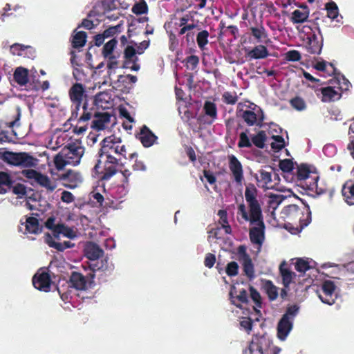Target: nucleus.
<instances>
[{
  "label": "nucleus",
  "mask_w": 354,
  "mask_h": 354,
  "mask_svg": "<svg viewBox=\"0 0 354 354\" xmlns=\"http://www.w3.org/2000/svg\"><path fill=\"white\" fill-rule=\"evenodd\" d=\"M246 205L241 203L237 207V218L239 223L248 222L252 227L249 230L250 241L261 245L265 239L266 225L262 212V202L259 190L252 183L246 185L245 189Z\"/></svg>",
  "instance_id": "f257e3e1"
},
{
  "label": "nucleus",
  "mask_w": 354,
  "mask_h": 354,
  "mask_svg": "<svg viewBox=\"0 0 354 354\" xmlns=\"http://www.w3.org/2000/svg\"><path fill=\"white\" fill-rule=\"evenodd\" d=\"M301 205H288L283 209L282 214L288 224L294 225L301 231L311 221V211L308 204L300 199Z\"/></svg>",
  "instance_id": "f03ea898"
},
{
  "label": "nucleus",
  "mask_w": 354,
  "mask_h": 354,
  "mask_svg": "<svg viewBox=\"0 0 354 354\" xmlns=\"http://www.w3.org/2000/svg\"><path fill=\"white\" fill-rule=\"evenodd\" d=\"M100 149L97 153L111 158L120 160L126 159L127 149L122 139L115 135L104 138L100 142Z\"/></svg>",
  "instance_id": "7ed1b4c3"
},
{
  "label": "nucleus",
  "mask_w": 354,
  "mask_h": 354,
  "mask_svg": "<svg viewBox=\"0 0 354 354\" xmlns=\"http://www.w3.org/2000/svg\"><path fill=\"white\" fill-rule=\"evenodd\" d=\"M98 159L93 168L95 176L102 181L110 180L118 172L120 160L97 153Z\"/></svg>",
  "instance_id": "20e7f679"
},
{
  "label": "nucleus",
  "mask_w": 354,
  "mask_h": 354,
  "mask_svg": "<svg viewBox=\"0 0 354 354\" xmlns=\"http://www.w3.org/2000/svg\"><path fill=\"white\" fill-rule=\"evenodd\" d=\"M0 158L8 165L24 168L35 167L38 160L26 152L4 151Z\"/></svg>",
  "instance_id": "39448f33"
},
{
  "label": "nucleus",
  "mask_w": 354,
  "mask_h": 354,
  "mask_svg": "<svg viewBox=\"0 0 354 354\" xmlns=\"http://www.w3.org/2000/svg\"><path fill=\"white\" fill-rule=\"evenodd\" d=\"M21 118V109L17 106L15 109V119L10 122H6L0 120V143L14 142V139L17 136V133L12 128L17 125V122Z\"/></svg>",
  "instance_id": "423d86ee"
},
{
  "label": "nucleus",
  "mask_w": 354,
  "mask_h": 354,
  "mask_svg": "<svg viewBox=\"0 0 354 354\" xmlns=\"http://www.w3.org/2000/svg\"><path fill=\"white\" fill-rule=\"evenodd\" d=\"M335 289L336 286L335 283L332 281L326 280L323 282L321 288L317 291V293L324 304L333 305L337 299Z\"/></svg>",
  "instance_id": "0eeeda50"
},
{
  "label": "nucleus",
  "mask_w": 354,
  "mask_h": 354,
  "mask_svg": "<svg viewBox=\"0 0 354 354\" xmlns=\"http://www.w3.org/2000/svg\"><path fill=\"white\" fill-rule=\"evenodd\" d=\"M55 179L61 181L63 186L70 189L77 187L82 182L80 173L71 169L57 174Z\"/></svg>",
  "instance_id": "6e6552de"
},
{
  "label": "nucleus",
  "mask_w": 354,
  "mask_h": 354,
  "mask_svg": "<svg viewBox=\"0 0 354 354\" xmlns=\"http://www.w3.org/2000/svg\"><path fill=\"white\" fill-rule=\"evenodd\" d=\"M66 155L68 162L72 165H77L80 162V160L84 153V148L82 146L77 145L75 143L69 144L67 147L62 149Z\"/></svg>",
  "instance_id": "1a4fd4ad"
},
{
  "label": "nucleus",
  "mask_w": 354,
  "mask_h": 354,
  "mask_svg": "<svg viewBox=\"0 0 354 354\" xmlns=\"http://www.w3.org/2000/svg\"><path fill=\"white\" fill-rule=\"evenodd\" d=\"M32 281L34 287L40 291L48 292L50 290L52 280L48 272L38 271L33 276Z\"/></svg>",
  "instance_id": "9d476101"
},
{
  "label": "nucleus",
  "mask_w": 354,
  "mask_h": 354,
  "mask_svg": "<svg viewBox=\"0 0 354 354\" xmlns=\"http://www.w3.org/2000/svg\"><path fill=\"white\" fill-rule=\"evenodd\" d=\"M237 290L234 285L230 286L229 292L230 299L231 303L239 308H242L241 304H247L249 301L248 292L246 290L242 289L239 291V295H236Z\"/></svg>",
  "instance_id": "9b49d317"
},
{
  "label": "nucleus",
  "mask_w": 354,
  "mask_h": 354,
  "mask_svg": "<svg viewBox=\"0 0 354 354\" xmlns=\"http://www.w3.org/2000/svg\"><path fill=\"white\" fill-rule=\"evenodd\" d=\"M10 53L24 57L33 59L35 57V50L30 46H26L19 43L13 44L10 48Z\"/></svg>",
  "instance_id": "f8f14e48"
},
{
  "label": "nucleus",
  "mask_w": 354,
  "mask_h": 354,
  "mask_svg": "<svg viewBox=\"0 0 354 354\" xmlns=\"http://www.w3.org/2000/svg\"><path fill=\"white\" fill-rule=\"evenodd\" d=\"M317 30L319 35L321 36V40L319 41L317 35L315 33H313L311 35L308 37V43H307V50L310 54H317L319 55L322 52V46H323V37L322 35L321 30L319 27H317Z\"/></svg>",
  "instance_id": "ddd939ff"
},
{
  "label": "nucleus",
  "mask_w": 354,
  "mask_h": 354,
  "mask_svg": "<svg viewBox=\"0 0 354 354\" xmlns=\"http://www.w3.org/2000/svg\"><path fill=\"white\" fill-rule=\"evenodd\" d=\"M136 138L140 141L143 147H150L157 140L158 137L146 125H143Z\"/></svg>",
  "instance_id": "4468645a"
},
{
  "label": "nucleus",
  "mask_w": 354,
  "mask_h": 354,
  "mask_svg": "<svg viewBox=\"0 0 354 354\" xmlns=\"http://www.w3.org/2000/svg\"><path fill=\"white\" fill-rule=\"evenodd\" d=\"M229 168L234 180L239 184L241 183L244 178L243 167L241 162L234 155L229 156Z\"/></svg>",
  "instance_id": "2eb2a0df"
},
{
  "label": "nucleus",
  "mask_w": 354,
  "mask_h": 354,
  "mask_svg": "<svg viewBox=\"0 0 354 354\" xmlns=\"http://www.w3.org/2000/svg\"><path fill=\"white\" fill-rule=\"evenodd\" d=\"M66 283H68V288H74L78 290H86L87 286V281L85 277L77 272H73L69 281Z\"/></svg>",
  "instance_id": "dca6fc26"
},
{
  "label": "nucleus",
  "mask_w": 354,
  "mask_h": 354,
  "mask_svg": "<svg viewBox=\"0 0 354 354\" xmlns=\"http://www.w3.org/2000/svg\"><path fill=\"white\" fill-rule=\"evenodd\" d=\"M274 168L271 166H265L263 169L259 171V178L256 176L257 181L262 183V187L266 188H272L273 186L271 185L272 182V172Z\"/></svg>",
  "instance_id": "f3484780"
},
{
  "label": "nucleus",
  "mask_w": 354,
  "mask_h": 354,
  "mask_svg": "<svg viewBox=\"0 0 354 354\" xmlns=\"http://www.w3.org/2000/svg\"><path fill=\"white\" fill-rule=\"evenodd\" d=\"M293 321L281 317L277 325V337L281 340H285L292 328Z\"/></svg>",
  "instance_id": "a211bd4d"
},
{
  "label": "nucleus",
  "mask_w": 354,
  "mask_h": 354,
  "mask_svg": "<svg viewBox=\"0 0 354 354\" xmlns=\"http://www.w3.org/2000/svg\"><path fill=\"white\" fill-rule=\"evenodd\" d=\"M111 115L107 112L97 113L95 112V120L92 121L91 127L97 130H103L106 125L110 122Z\"/></svg>",
  "instance_id": "6ab92c4d"
},
{
  "label": "nucleus",
  "mask_w": 354,
  "mask_h": 354,
  "mask_svg": "<svg viewBox=\"0 0 354 354\" xmlns=\"http://www.w3.org/2000/svg\"><path fill=\"white\" fill-rule=\"evenodd\" d=\"M21 225L25 226V233L38 234L41 232L42 227H40L39 220L32 216L26 217V221L22 222Z\"/></svg>",
  "instance_id": "aec40b11"
},
{
  "label": "nucleus",
  "mask_w": 354,
  "mask_h": 354,
  "mask_svg": "<svg viewBox=\"0 0 354 354\" xmlns=\"http://www.w3.org/2000/svg\"><path fill=\"white\" fill-rule=\"evenodd\" d=\"M84 93V86L80 83H75L69 90L70 98L72 102L77 103V109L82 101Z\"/></svg>",
  "instance_id": "412c9836"
},
{
  "label": "nucleus",
  "mask_w": 354,
  "mask_h": 354,
  "mask_svg": "<svg viewBox=\"0 0 354 354\" xmlns=\"http://www.w3.org/2000/svg\"><path fill=\"white\" fill-rule=\"evenodd\" d=\"M85 256L90 260H97L103 256L104 251L100 246L93 242H89L84 249Z\"/></svg>",
  "instance_id": "4be33fe9"
},
{
  "label": "nucleus",
  "mask_w": 354,
  "mask_h": 354,
  "mask_svg": "<svg viewBox=\"0 0 354 354\" xmlns=\"http://www.w3.org/2000/svg\"><path fill=\"white\" fill-rule=\"evenodd\" d=\"M269 55L268 48L263 45H257L246 53L249 59H265Z\"/></svg>",
  "instance_id": "5701e85b"
},
{
  "label": "nucleus",
  "mask_w": 354,
  "mask_h": 354,
  "mask_svg": "<svg viewBox=\"0 0 354 354\" xmlns=\"http://www.w3.org/2000/svg\"><path fill=\"white\" fill-rule=\"evenodd\" d=\"M13 79L19 86H24L28 82V70L22 66L16 68L13 73Z\"/></svg>",
  "instance_id": "b1692460"
},
{
  "label": "nucleus",
  "mask_w": 354,
  "mask_h": 354,
  "mask_svg": "<svg viewBox=\"0 0 354 354\" xmlns=\"http://www.w3.org/2000/svg\"><path fill=\"white\" fill-rule=\"evenodd\" d=\"M309 9L308 6L304 7V10H295L292 12L290 21L294 24H303L308 21Z\"/></svg>",
  "instance_id": "393cba45"
},
{
  "label": "nucleus",
  "mask_w": 354,
  "mask_h": 354,
  "mask_svg": "<svg viewBox=\"0 0 354 354\" xmlns=\"http://www.w3.org/2000/svg\"><path fill=\"white\" fill-rule=\"evenodd\" d=\"M345 202L349 205H354V183L346 182L342 189Z\"/></svg>",
  "instance_id": "a878e982"
},
{
  "label": "nucleus",
  "mask_w": 354,
  "mask_h": 354,
  "mask_svg": "<svg viewBox=\"0 0 354 354\" xmlns=\"http://www.w3.org/2000/svg\"><path fill=\"white\" fill-rule=\"evenodd\" d=\"M285 262H283L279 266V272L282 277V283L285 288H288L295 278L296 274L290 270L288 268H284Z\"/></svg>",
  "instance_id": "bb28decb"
},
{
  "label": "nucleus",
  "mask_w": 354,
  "mask_h": 354,
  "mask_svg": "<svg viewBox=\"0 0 354 354\" xmlns=\"http://www.w3.org/2000/svg\"><path fill=\"white\" fill-rule=\"evenodd\" d=\"M319 91L322 95V101L324 102L335 101L341 97V94L331 86L321 88Z\"/></svg>",
  "instance_id": "cd10ccee"
},
{
  "label": "nucleus",
  "mask_w": 354,
  "mask_h": 354,
  "mask_svg": "<svg viewBox=\"0 0 354 354\" xmlns=\"http://www.w3.org/2000/svg\"><path fill=\"white\" fill-rule=\"evenodd\" d=\"M14 184L10 175L5 171H0V194H6L8 190L11 189Z\"/></svg>",
  "instance_id": "c85d7f7f"
},
{
  "label": "nucleus",
  "mask_w": 354,
  "mask_h": 354,
  "mask_svg": "<svg viewBox=\"0 0 354 354\" xmlns=\"http://www.w3.org/2000/svg\"><path fill=\"white\" fill-rule=\"evenodd\" d=\"M319 180V176L317 174H312L310 177H308L306 180H305L303 183H301L304 187H306V189L316 192L318 194H322V191L318 190L317 182Z\"/></svg>",
  "instance_id": "c756f323"
},
{
  "label": "nucleus",
  "mask_w": 354,
  "mask_h": 354,
  "mask_svg": "<svg viewBox=\"0 0 354 354\" xmlns=\"http://www.w3.org/2000/svg\"><path fill=\"white\" fill-rule=\"evenodd\" d=\"M59 234H62L64 236L68 239H74L76 237V233L73 228L66 225L64 223L57 224L55 238H58Z\"/></svg>",
  "instance_id": "7c9ffc66"
},
{
  "label": "nucleus",
  "mask_w": 354,
  "mask_h": 354,
  "mask_svg": "<svg viewBox=\"0 0 354 354\" xmlns=\"http://www.w3.org/2000/svg\"><path fill=\"white\" fill-rule=\"evenodd\" d=\"M205 114L211 118V121L208 123L212 124L218 116L216 105L211 101H205L203 106Z\"/></svg>",
  "instance_id": "2f4dec72"
},
{
  "label": "nucleus",
  "mask_w": 354,
  "mask_h": 354,
  "mask_svg": "<svg viewBox=\"0 0 354 354\" xmlns=\"http://www.w3.org/2000/svg\"><path fill=\"white\" fill-rule=\"evenodd\" d=\"M87 34L84 31L77 32L72 37L71 43L74 48L83 47L86 42Z\"/></svg>",
  "instance_id": "473e14b6"
},
{
  "label": "nucleus",
  "mask_w": 354,
  "mask_h": 354,
  "mask_svg": "<svg viewBox=\"0 0 354 354\" xmlns=\"http://www.w3.org/2000/svg\"><path fill=\"white\" fill-rule=\"evenodd\" d=\"M36 183L50 192H53L57 187V185L55 182L51 181L47 176L41 173Z\"/></svg>",
  "instance_id": "72a5a7b5"
},
{
  "label": "nucleus",
  "mask_w": 354,
  "mask_h": 354,
  "mask_svg": "<svg viewBox=\"0 0 354 354\" xmlns=\"http://www.w3.org/2000/svg\"><path fill=\"white\" fill-rule=\"evenodd\" d=\"M252 338L256 342L260 350L263 351L265 353L268 351L271 341L266 335H254Z\"/></svg>",
  "instance_id": "f704fd0d"
},
{
  "label": "nucleus",
  "mask_w": 354,
  "mask_h": 354,
  "mask_svg": "<svg viewBox=\"0 0 354 354\" xmlns=\"http://www.w3.org/2000/svg\"><path fill=\"white\" fill-rule=\"evenodd\" d=\"M263 288L270 301L275 300L278 297L277 288L270 280H266L263 284Z\"/></svg>",
  "instance_id": "c9c22d12"
},
{
  "label": "nucleus",
  "mask_w": 354,
  "mask_h": 354,
  "mask_svg": "<svg viewBox=\"0 0 354 354\" xmlns=\"http://www.w3.org/2000/svg\"><path fill=\"white\" fill-rule=\"evenodd\" d=\"M241 116L248 126H257V113L254 111L250 110L243 111Z\"/></svg>",
  "instance_id": "e433bc0d"
},
{
  "label": "nucleus",
  "mask_w": 354,
  "mask_h": 354,
  "mask_svg": "<svg viewBox=\"0 0 354 354\" xmlns=\"http://www.w3.org/2000/svg\"><path fill=\"white\" fill-rule=\"evenodd\" d=\"M66 151H61L54 157V164L56 169L59 171L62 170L66 165H69L68 162V158L65 155Z\"/></svg>",
  "instance_id": "4c0bfd02"
},
{
  "label": "nucleus",
  "mask_w": 354,
  "mask_h": 354,
  "mask_svg": "<svg viewBox=\"0 0 354 354\" xmlns=\"http://www.w3.org/2000/svg\"><path fill=\"white\" fill-rule=\"evenodd\" d=\"M267 136L264 131H259L256 135L253 136L251 138L252 143L259 149H263Z\"/></svg>",
  "instance_id": "58836bf2"
},
{
  "label": "nucleus",
  "mask_w": 354,
  "mask_h": 354,
  "mask_svg": "<svg viewBox=\"0 0 354 354\" xmlns=\"http://www.w3.org/2000/svg\"><path fill=\"white\" fill-rule=\"evenodd\" d=\"M218 216H219V223L221 225L222 228L224 229L227 234H230L232 233V228L228 223L227 211L225 209L218 210Z\"/></svg>",
  "instance_id": "ea45409f"
},
{
  "label": "nucleus",
  "mask_w": 354,
  "mask_h": 354,
  "mask_svg": "<svg viewBox=\"0 0 354 354\" xmlns=\"http://www.w3.org/2000/svg\"><path fill=\"white\" fill-rule=\"evenodd\" d=\"M243 266V270L246 275V277L252 280L254 278V266L252 263V259H248L247 260L243 261L241 262Z\"/></svg>",
  "instance_id": "a19ab883"
},
{
  "label": "nucleus",
  "mask_w": 354,
  "mask_h": 354,
  "mask_svg": "<svg viewBox=\"0 0 354 354\" xmlns=\"http://www.w3.org/2000/svg\"><path fill=\"white\" fill-rule=\"evenodd\" d=\"M250 30L252 35L257 40L258 42H261L263 39L268 37L266 29L263 26L251 27Z\"/></svg>",
  "instance_id": "79ce46f5"
},
{
  "label": "nucleus",
  "mask_w": 354,
  "mask_h": 354,
  "mask_svg": "<svg viewBox=\"0 0 354 354\" xmlns=\"http://www.w3.org/2000/svg\"><path fill=\"white\" fill-rule=\"evenodd\" d=\"M209 32L207 30H203L196 35V42L198 48L203 50L205 46L208 44Z\"/></svg>",
  "instance_id": "37998d69"
},
{
  "label": "nucleus",
  "mask_w": 354,
  "mask_h": 354,
  "mask_svg": "<svg viewBox=\"0 0 354 354\" xmlns=\"http://www.w3.org/2000/svg\"><path fill=\"white\" fill-rule=\"evenodd\" d=\"M306 165L301 164L297 167V180L301 181V183L310 177L312 174Z\"/></svg>",
  "instance_id": "c03bdc74"
},
{
  "label": "nucleus",
  "mask_w": 354,
  "mask_h": 354,
  "mask_svg": "<svg viewBox=\"0 0 354 354\" xmlns=\"http://www.w3.org/2000/svg\"><path fill=\"white\" fill-rule=\"evenodd\" d=\"M118 41L115 38L111 39L108 42H106L102 49V55L104 57L106 58L110 55H113V52L117 45Z\"/></svg>",
  "instance_id": "a18cd8bd"
},
{
  "label": "nucleus",
  "mask_w": 354,
  "mask_h": 354,
  "mask_svg": "<svg viewBox=\"0 0 354 354\" xmlns=\"http://www.w3.org/2000/svg\"><path fill=\"white\" fill-rule=\"evenodd\" d=\"M327 17L331 19H336L339 15V9L334 1H330L326 4Z\"/></svg>",
  "instance_id": "49530a36"
},
{
  "label": "nucleus",
  "mask_w": 354,
  "mask_h": 354,
  "mask_svg": "<svg viewBox=\"0 0 354 354\" xmlns=\"http://www.w3.org/2000/svg\"><path fill=\"white\" fill-rule=\"evenodd\" d=\"M131 11L137 15L146 14L148 12V6L145 1L141 0L140 2L134 4L132 7Z\"/></svg>",
  "instance_id": "de8ad7c7"
},
{
  "label": "nucleus",
  "mask_w": 354,
  "mask_h": 354,
  "mask_svg": "<svg viewBox=\"0 0 354 354\" xmlns=\"http://www.w3.org/2000/svg\"><path fill=\"white\" fill-rule=\"evenodd\" d=\"M249 290L250 292V298L254 302L257 308L262 307V301L260 293L252 286H250Z\"/></svg>",
  "instance_id": "09e8293b"
},
{
  "label": "nucleus",
  "mask_w": 354,
  "mask_h": 354,
  "mask_svg": "<svg viewBox=\"0 0 354 354\" xmlns=\"http://www.w3.org/2000/svg\"><path fill=\"white\" fill-rule=\"evenodd\" d=\"M246 130L245 132H241L239 135V140L238 142V147L239 148H250L252 146V142L250 140Z\"/></svg>",
  "instance_id": "8fccbe9b"
},
{
  "label": "nucleus",
  "mask_w": 354,
  "mask_h": 354,
  "mask_svg": "<svg viewBox=\"0 0 354 354\" xmlns=\"http://www.w3.org/2000/svg\"><path fill=\"white\" fill-rule=\"evenodd\" d=\"M272 139L275 141L271 143L272 149L279 151L281 150L285 146V141L281 136H273Z\"/></svg>",
  "instance_id": "3c124183"
},
{
  "label": "nucleus",
  "mask_w": 354,
  "mask_h": 354,
  "mask_svg": "<svg viewBox=\"0 0 354 354\" xmlns=\"http://www.w3.org/2000/svg\"><path fill=\"white\" fill-rule=\"evenodd\" d=\"M290 103L297 111H303L306 107L305 101L300 97H295L291 99Z\"/></svg>",
  "instance_id": "603ef678"
},
{
  "label": "nucleus",
  "mask_w": 354,
  "mask_h": 354,
  "mask_svg": "<svg viewBox=\"0 0 354 354\" xmlns=\"http://www.w3.org/2000/svg\"><path fill=\"white\" fill-rule=\"evenodd\" d=\"M279 168L286 173L291 172L294 169V163L290 159H284L279 161Z\"/></svg>",
  "instance_id": "864d4df0"
},
{
  "label": "nucleus",
  "mask_w": 354,
  "mask_h": 354,
  "mask_svg": "<svg viewBox=\"0 0 354 354\" xmlns=\"http://www.w3.org/2000/svg\"><path fill=\"white\" fill-rule=\"evenodd\" d=\"M295 270L299 272H306L310 268L308 261L303 259H298L295 265Z\"/></svg>",
  "instance_id": "5fc2aeb1"
},
{
  "label": "nucleus",
  "mask_w": 354,
  "mask_h": 354,
  "mask_svg": "<svg viewBox=\"0 0 354 354\" xmlns=\"http://www.w3.org/2000/svg\"><path fill=\"white\" fill-rule=\"evenodd\" d=\"M222 100L224 103L227 104H235L238 100V96L236 93H231L229 91L225 92L222 95Z\"/></svg>",
  "instance_id": "6e6d98bb"
},
{
  "label": "nucleus",
  "mask_w": 354,
  "mask_h": 354,
  "mask_svg": "<svg viewBox=\"0 0 354 354\" xmlns=\"http://www.w3.org/2000/svg\"><path fill=\"white\" fill-rule=\"evenodd\" d=\"M225 272L229 277L236 276L239 273V265L235 261H231L227 264Z\"/></svg>",
  "instance_id": "4d7b16f0"
},
{
  "label": "nucleus",
  "mask_w": 354,
  "mask_h": 354,
  "mask_svg": "<svg viewBox=\"0 0 354 354\" xmlns=\"http://www.w3.org/2000/svg\"><path fill=\"white\" fill-rule=\"evenodd\" d=\"M299 307L297 305L288 306L286 309L285 314L283 315L282 317H285L286 319L293 321L295 317L297 315Z\"/></svg>",
  "instance_id": "13d9d810"
},
{
  "label": "nucleus",
  "mask_w": 354,
  "mask_h": 354,
  "mask_svg": "<svg viewBox=\"0 0 354 354\" xmlns=\"http://www.w3.org/2000/svg\"><path fill=\"white\" fill-rule=\"evenodd\" d=\"M185 62L188 69L194 70L199 64V57L196 55H189L186 57Z\"/></svg>",
  "instance_id": "bf43d9fd"
},
{
  "label": "nucleus",
  "mask_w": 354,
  "mask_h": 354,
  "mask_svg": "<svg viewBox=\"0 0 354 354\" xmlns=\"http://www.w3.org/2000/svg\"><path fill=\"white\" fill-rule=\"evenodd\" d=\"M12 193L15 195L19 196L20 198L25 196L26 194V187L21 183H17L15 185L12 184V187H11Z\"/></svg>",
  "instance_id": "052dcab7"
},
{
  "label": "nucleus",
  "mask_w": 354,
  "mask_h": 354,
  "mask_svg": "<svg viewBox=\"0 0 354 354\" xmlns=\"http://www.w3.org/2000/svg\"><path fill=\"white\" fill-rule=\"evenodd\" d=\"M244 354H265V353L260 350L256 342L252 338L248 346V349L244 352Z\"/></svg>",
  "instance_id": "680f3d73"
},
{
  "label": "nucleus",
  "mask_w": 354,
  "mask_h": 354,
  "mask_svg": "<svg viewBox=\"0 0 354 354\" xmlns=\"http://www.w3.org/2000/svg\"><path fill=\"white\" fill-rule=\"evenodd\" d=\"M237 254L239 255L238 260L240 262H243V261L251 258L247 253V248L245 245H240L237 248Z\"/></svg>",
  "instance_id": "e2e57ef3"
},
{
  "label": "nucleus",
  "mask_w": 354,
  "mask_h": 354,
  "mask_svg": "<svg viewBox=\"0 0 354 354\" xmlns=\"http://www.w3.org/2000/svg\"><path fill=\"white\" fill-rule=\"evenodd\" d=\"M122 26L117 25L115 26H111L106 29L102 33L104 35L106 38H109L119 33L121 31Z\"/></svg>",
  "instance_id": "0e129e2a"
},
{
  "label": "nucleus",
  "mask_w": 354,
  "mask_h": 354,
  "mask_svg": "<svg viewBox=\"0 0 354 354\" xmlns=\"http://www.w3.org/2000/svg\"><path fill=\"white\" fill-rule=\"evenodd\" d=\"M301 54L298 50H291L286 53V59L288 61L297 62L301 59Z\"/></svg>",
  "instance_id": "69168bd1"
},
{
  "label": "nucleus",
  "mask_w": 354,
  "mask_h": 354,
  "mask_svg": "<svg viewBox=\"0 0 354 354\" xmlns=\"http://www.w3.org/2000/svg\"><path fill=\"white\" fill-rule=\"evenodd\" d=\"M84 112L80 118L78 119V124L82 122H85L90 120L94 114H93L91 111L87 110L86 103H84L83 105Z\"/></svg>",
  "instance_id": "338daca9"
},
{
  "label": "nucleus",
  "mask_w": 354,
  "mask_h": 354,
  "mask_svg": "<svg viewBox=\"0 0 354 354\" xmlns=\"http://www.w3.org/2000/svg\"><path fill=\"white\" fill-rule=\"evenodd\" d=\"M136 50L132 46H127L124 50L125 59L133 60L136 57Z\"/></svg>",
  "instance_id": "774afa93"
}]
</instances>
